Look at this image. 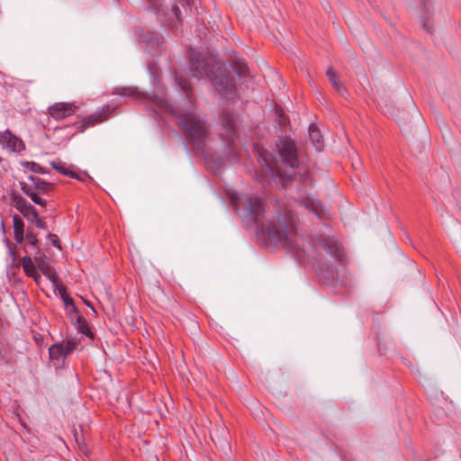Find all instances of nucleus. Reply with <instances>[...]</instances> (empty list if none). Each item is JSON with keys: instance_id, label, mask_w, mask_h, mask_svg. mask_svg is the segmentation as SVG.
I'll use <instances>...</instances> for the list:
<instances>
[{"instance_id": "1", "label": "nucleus", "mask_w": 461, "mask_h": 461, "mask_svg": "<svg viewBox=\"0 0 461 461\" xmlns=\"http://www.w3.org/2000/svg\"><path fill=\"white\" fill-rule=\"evenodd\" d=\"M230 201L243 221L248 224L256 225L270 242L281 245L293 252H299L300 245L296 238L295 220L290 212L285 215L278 213L275 220L268 221L265 224L264 204L258 196L231 194Z\"/></svg>"}, {"instance_id": "2", "label": "nucleus", "mask_w": 461, "mask_h": 461, "mask_svg": "<svg viewBox=\"0 0 461 461\" xmlns=\"http://www.w3.org/2000/svg\"><path fill=\"white\" fill-rule=\"evenodd\" d=\"M190 51L193 77L198 79L208 78L223 98L234 99L236 97V83L231 74L226 68H221L212 56L196 54L192 50Z\"/></svg>"}, {"instance_id": "3", "label": "nucleus", "mask_w": 461, "mask_h": 461, "mask_svg": "<svg viewBox=\"0 0 461 461\" xmlns=\"http://www.w3.org/2000/svg\"><path fill=\"white\" fill-rule=\"evenodd\" d=\"M169 109L176 114L177 125L184 131L188 144L204 153L209 136L205 119L194 111H179L176 113L173 107Z\"/></svg>"}, {"instance_id": "4", "label": "nucleus", "mask_w": 461, "mask_h": 461, "mask_svg": "<svg viewBox=\"0 0 461 461\" xmlns=\"http://www.w3.org/2000/svg\"><path fill=\"white\" fill-rule=\"evenodd\" d=\"M280 165L276 173L284 179H292L296 176L295 169L299 167L297 149L294 142L289 138L280 139L276 143Z\"/></svg>"}, {"instance_id": "5", "label": "nucleus", "mask_w": 461, "mask_h": 461, "mask_svg": "<svg viewBox=\"0 0 461 461\" xmlns=\"http://www.w3.org/2000/svg\"><path fill=\"white\" fill-rule=\"evenodd\" d=\"M20 186L22 191L32 199L33 203L45 208L47 200L42 199L41 195H44L51 192L54 188V184L44 181L39 176H29L27 182H21Z\"/></svg>"}, {"instance_id": "6", "label": "nucleus", "mask_w": 461, "mask_h": 461, "mask_svg": "<svg viewBox=\"0 0 461 461\" xmlns=\"http://www.w3.org/2000/svg\"><path fill=\"white\" fill-rule=\"evenodd\" d=\"M77 341L67 340L61 343H56L49 348V357L56 367H59L65 358L71 354L77 348Z\"/></svg>"}, {"instance_id": "7", "label": "nucleus", "mask_w": 461, "mask_h": 461, "mask_svg": "<svg viewBox=\"0 0 461 461\" xmlns=\"http://www.w3.org/2000/svg\"><path fill=\"white\" fill-rule=\"evenodd\" d=\"M114 109L115 107H112L110 104H105L95 113L86 116L82 121L83 130L106 121L111 117Z\"/></svg>"}, {"instance_id": "8", "label": "nucleus", "mask_w": 461, "mask_h": 461, "mask_svg": "<svg viewBox=\"0 0 461 461\" xmlns=\"http://www.w3.org/2000/svg\"><path fill=\"white\" fill-rule=\"evenodd\" d=\"M77 106L74 103H55L49 107V114L55 120H63L72 115Z\"/></svg>"}, {"instance_id": "9", "label": "nucleus", "mask_w": 461, "mask_h": 461, "mask_svg": "<svg viewBox=\"0 0 461 461\" xmlns=\"http://www.w3.org/2000/svg\"><path fill=\"white\" fill-rule=\"evenodd\" d=\"M219 121L226 131V139L232 140L237 129V116L234 113L224 110L220 114Z\"/></svg>"}, {"instance_id": "10", "label": "nucleus", "mask_w": 461, "mask_h": 461, "mask_svg": "<svg viewBox=\"0 0 461 461\" xmlns=\"http://www.w3.org/2000/svg\"><path fill=\"white\" fill-rule=\"evenodd\" d=\"M15 208L25 217L28 221H32L36 219L38 212L36 209L29 203L23 196L14 195L13 198Z\"/></svg>"}, {"instance_id": "11", "label": "nucleus", "mask_w": 461, "mask_h": 461, "mask_svg": "<svg viewBox=\"0 0 461 461\" xmlns=\"http://www.w3.org/2000/svg\"><path fill=\"white\" fill-rule=\"evenodd\" d=\"M319 243L322 249L335 259L339 261L343 259L344 253L334 239L329 237H320Z\"/></svg>"}, {"instance_id": "12", "label": "nucleus", "mask_w": 461, "mask_h": 461, "mask_svg": "<svg viewBox=\"0 0 461 461\" xmlns=\"http://www.w3.org/2000/svg\"><path fill=\"white\" fill-rule=\"evenodd\" d=\"M0 143L14 152H20L25 149L22 140L14 136L8 130L0 134Z\"/></svg>"}, {"instance_id": "13", "label": "nucleus", "mask_w": 461, "mask_h": 461, "mask_svg": "<svg viewBox=\"0 0 461 461\" xmlns=\"http://www.w3.org/2000/svg\"><path fill=\"white\" fill-rule=\"evenodd\" d=\"M303 205L320 220H325L330 216L329 212L323 207L319 200L308 197L303 202Z\"/></svg>"}, {"instance_id": "14", "label": "nucleus", "mask_w": 461, "mask_h": 461, "mask_svg": "<svg viewBox=\"0 0 461 461\" xmlns=\"http://www.w3.org/2000/svg\"><path fill=\"white\" fill-rule=\"evenodd\" d=\"M230 66L234 73L240 78L249 77V69L244 59L239 56H233L230 59Z\"/></svg>"}, {"instance_id": "15", "label": "nucleus", "mask_w": 461, "mask_h": 461, "mask_svg": "<svg viewBox=\"0 0 461 461\" xmlns=\"http://www.w3.org/2000/svg\"><path fill=\"white\" fill-rule=\"evenodd\" d=\"M22 266L27 276L32 277L36 283L41 279L40 274L36 270L35 264L30 255H25L22 258Z\"/></svg>"}, {"instance_id": "16", "label": "nucleus", "mask_w": 461, "mask_h": 461, "mask_svg": "<svg viewBox=\"0 0 461 461\" xmlns=\"http://www.w3.org/2000/svg\"><path fill=\"white\" fill-rule=\"evenodd\" d=\"M25 245L23 250L26 255L32 253V249L40 248V240L37 238V234L32 230L27 229L26 234H24Z\"/></svg>"}, {"instance_id": "17", "label": "nucleus", "mask_w": 461, "mask_h": 461, "mask_svg": "<svg viewBox=\"0 0 461 461\" xmlns=\"http://www.w3.org/2000/svg\"><path fill=\"white\" fill-rule=\"evenodd\" d=\"M13 226L14 240L21 244L24 240V223L23 219L17 214L13 216Z\"/></svg>"}, {"instance_id": "18", "label": "nucleus", "mask_w": 461, "mask_h": 461, "mask_svg": "<svg viewBox=\"0 0 461 461\" xmlns=\"http://www.w3.org/2000/svg\"><path fill=\"white\" fill-rule=\"evenodd\" d=\"M309 138L315 149L321 151L323 148V138L321 131L314 124L309 126Z\"/></svg>"}, {"instance_id": "19", "label": "nucleus", "mask_w": 461, "mask_h": 461, "mask_svg": "<svg viewBox=\"0 0 461 461\" xmlns=\"http://www.w3.org/2000/svg\"><path fill=\"white\" fill-rule=\"evenodd\" d=\"M37 265V267L40 269V271L48 277V279L51 283H57V275L56 273L51 269L49 264V258H47L45 260L40 261Z\"/></svg>"}, {"instance_id": "20", "label": "nucleus", "mask_w": 461, "mask_h": 461, "mask_svg": "<svg viewBox=\"0 0 461 461\" xmlns=\"http://www.w3.org/2000/svg\"><path fill=\"white\" fill-rule=\"evenodd\" d=\"M113 94L118 95L121 96H128L132 99H139L140 97V94L139 93V91L135 87H131V86L116 87L113 91Z\"/></svg>"}, {"instance_id": "21", "label": "nucleus", "mask_w": 461, "mask_h": 461, "mask_svg": "<svg viewBox=\"0 0 461 461\" xmlns=\"http://www.w3.org/2000/svg\"><path fill=\"white\" fill-rule=\"evenodd\" d=\"M326 75L331 86L337 90L340 91L341 86L339 85L336 71L332 68L327 69Z\"/></svg>"}, {"instance_id": "22", "label": "nucleus", "mask_w": 461, "mask_h": 461, "mask_svg": "<svg viewBox=\"0 0 461 461\" xmlns=\"http://www.w3.org/2000/svg\"><path fill=\"white\" fill-rule=\"evenodd\" d=\"M176 84L179 86V87L182 89L183 92H185L187 96L191 99V87H190V84L187 82L186 79L183 78L182 77L176 75Z\"/></svg>"}, {"instance_id": "23", "label": "nucleus", "mask_w": 461, "mask_h": 461, "mask_svg": "<svg viewBox=\"0 0 461 461\" xmlns=\"http://www.w3.org/2000/svg\"><path fill=\"white\" fill-rule=\"evenodd\" d=\"M211 438L215 443V445H219L222 449L229 448V443L226 438H220L218 430L211 434Z\"/></svg>"}, {"instance_id": "24", "label": "nucleus", "mask_w": 461, "mask_h": 461, "mask_svg": "<svg viewBox=\"0 0 461 461\" xmlns=\"http://www.w3.org/2000/svg\"><path fill=\"white\" fill-rule=\"evenodd\" d=\"M28 168L34 173L46 174L48 170L36 162H28Z\"/></svg>"}, {"instance_id": "25", "label": "nucleus", "mask_w": 461, "mask_h": 461, "mask_svg": "<svg viewBox=\"0 0 461 461\" xmlns=\"http://www.w3.org/2000/svg\"><path fill=\"white\" fill-rule=\"evenodd\" d=\"M78 323H79V331L82 333V334H86V335H93L92 332L90 331V329L86 321V320L82 317H79L78 320H77Z\"/></svg>"}, {"instance_id": "26", "label": "nucleus", "mask_w": 461, "mask_h": 461, "mask_svg": "<svg viewBox=\"0 0 461 461\" xmlns=\"http://www.w3.org/2000/svg\"><path fill=\"white\" fill-rule=\"evenodd\" d=\"M56 290L59 291L61 297L67 295L66 286L60 282L59 276H57V283H51Z\"/></svg>"}, {"instance_id": "27", "label": "nucleus", "mask_w": 461, "mask_h": 461, "mask_svg": "<svg viewBox=\"0 0 461 461\" xmlns=\"http://www.w3.org/2000/svg\"><path fill=\"white\" fill-rule=\"evenodd\" d=\"M34 251V262L38 264L41 260H45L48 257L41 250L40 248L32 249Z\"/></svg>"}, {"instance_id": "28", "label": "nucleus", "mask_w": 461, "mask_h": 461, "mask_svg": "<svg viewBox=\"0 0 461 461\" xmlns=\"http://www.w3.org/2000/svg\"><path fill=\"white\" fill-rule=\"evenodd\" d=\"M51 166L53 168H55L58 172L64 175V171L67 170L66 167L61 161H52Z\"/></svg>"}, {"instance_id": "29", "label": "nucleus", "mask_w": 461, "mask_h": 461, "mask_svg": "<svg viewBox=\"0 0 461 461\" xmlns=\"http://www.w3.org/2000/svg\"><path fill=\"white\" fill-rule=\"evenodd\" d=\"M47 237L50 240V243L54 247H56L58 249H61L60 242H59V238H58V236L56 234L49 233Z\"/></svg>"}, {"instance_id": "30", "label": "nucleus", "mask_w": 461, "mask_h": 461, "mask_svg": "<svg viewBox=\"0 0 461 461\" xmlns=\"http://www.w3.org/2000/svg\"><path fill=\"white\" fill-rule=\"evenodd\" d=\"M31 222L34 223L39 229L45 230L47 228L46 223L39 217V215H37L36 219H33Z\"/></svg>"}, {"instance_id": "31", "label": "nucleus", "mask_w": 461, "mask_h": 461, "mask_svg": "<svg viewBox=\"0 0 461 461\" xmlns=\"http://www.w3.org/2000/svg\"><path fill=\"white\" fill-rule=\"evenodd\" d=\"M62 299H63L64 303H65L66 306L70 305L74 310H76V306H75V304L73 303V300L69 296L65 295V296L62 297Z\"/></svg>"}, {"instance_id": "32", "label": "nucleus", "mask_w": 461, "mask_h": 461, "mask_svg": "<svg viewBox=\"0 0 461 461\" xmlns=\"http://www.w3.org/2000/svg\"><path fill=\"white\" fill-rule=\"evenodd\" d=\"M64 175L68 176H69L71 178H79L78 175L76 172H74V171H72L70 169H68V168H67L66 171H64Z\"/></svg>"}, {"instance_id": "33", "label": "nucleus", "mask_w": 461, "mask_h": 461, "mask_svg": "<svg viewBox=\"0 0 461 461\" xmlns=\"http://www.w3.org/2000/svg\"><path fill=\"white\" fill-rule=\"evenodd\" d=\"M172 11H173L175 16L176 17V19L179 20V17H180V14H181L180 8L176 5H174L172 6Z\"/></svg>"}, {"instance_id": "34", "label": "nucleus", "mask_w": 461, "mask_h": 461, "mask_svg": "<svg viewBox=\"0 0 461 461\" xmlns=\"http://www.w3.org/2000/svg\"><path fill=\"white\" fill-rule=\"evenodd\" d=\"M11 254L14 256V258H15V254L16 252L15 251H11Z\"/></svg>"}, {"instance_id": "35", "label": "nucleus", "mask_w": 461, "mask_h": 461, "mask_svg": "<svg viewBox=\"0 0 461 461\" xmlns=\"http://www.w3.org/2000/svg\"><path fill=\"white\" fill-rule=\"evenodd\" d=\"M87 305L91 308V310L95 312L94 307H92L89 303H87Z\"/></svg>"}]
</instances>
